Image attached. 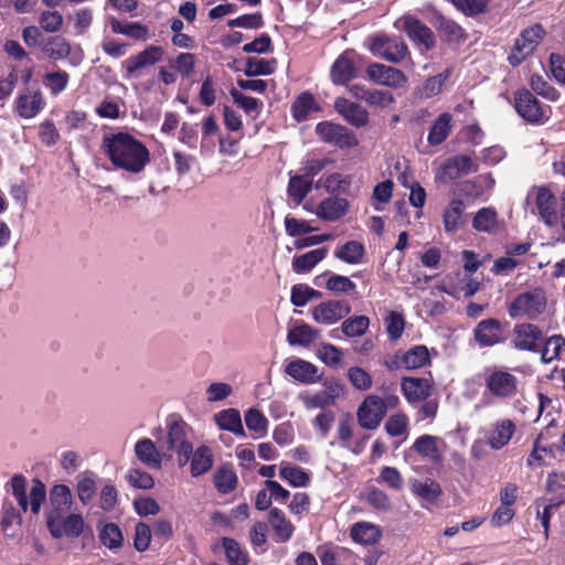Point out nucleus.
<instances>
[{
  "label": "nucleus",
  "instance_id": "nucleus-1",
  "mask_svg": "<svg viewBox=\"0 0 565 565\" xmlns=\"http://www.w3.org/2000/svg\"><path fill=\"white\" fill-rule=\"evenodd\" d=\"M102 150L114 168L138 174L150 162L147 146L128 131L105 135Z\"/></svg>",
  "mask_w": 565,
  "mask_h": 565
},
{
  "label": "nucleus",
  "instance_id": "nucleus-2",
  "mask_svg": "<svg viewBox=\"0 0 565 565\" xmlns=\"http://www.w3.org/2000/svg\"><path fill=\"white\" fill-rule=\"evenodd\" d=\"M547 299L545 290L541 287L530 291L520 292L508 305L507 310L511 319L526 318L535 320L546 310Z\"/></svg>",
  "mask_w": 565,
  "mask_h": 565
},
{
  "label": "nucleus",
  "instance_id": "nucleus-3",
  "mask_svg": "<svg viewBox=\"0 0 565 565\" xmlns=\"http://www.w3.org/2000/svg\"><path fill=\"white\" fill-rule=\"evenodd\" d=\"M548 342L554 338H546L542 328L532 322L515 323L512 329L511 347L516 351L537 353Z\"/></svg>",
  "mask_w": 565,
  "mask_h": 565
},
{
  "label": "nucleus",
  "instance_id": "nucleus-4",
  "mask_svg": "<svg viewBox=\"0 0 565 565\" xmlns=\"http://www.w3.org/2000/svg\"><path fill=\"white\" fill-rule=\"evenodd\" d=\"M516 114L531 125H542L548 120L551 107L543 105L529 89L522 88L514 93Z\"/></svg>",
  "mask_w": 565,
  "mask_h": 565
},
{
  "label": "nucleus",
  "instance_id": "nucleus-5",
  "mask_svg": "<svg viewBox=\"0 0 565 565\" xmlns=\"http://www.w3.org/2000/svg\"><path fill=\"white\" fill-rule=\"evenodd\" d=\"M484 395L489 394L495 399L508 401L519 391V380L505 370L493 369L484 375Z\"/></svg>",
  "mask_w": 565,
  "mask_h": 565
},
{
  "label": "nucleus",
  "instance_id": "nucleus-6",
  "mask_svg": "<svg viewBox=\"0 0 565 565\" xmlns=\"http://www.w3.org/2000/svg\"><path fill=\"white\" fill-rule=\"evenodd\" d=\"M189 425L181 418H171L168 423V449L178 455V463L184 467L192 455V443L188 438Z\"/></svg>",
  "mask_w": 565,
  "mask_h": 565
},
{
  "label": "nucleus",
  "instance_id": "nucleus-7",
  "mask_svg": "<svg viewBox=\"0 0 565 565\" xmlns=\"http://www.w3.org/2000/svg\"><path fill=\"white\" fill-rule=\"evenodd\" d=\"M374 56L391 63H401L408 54V46L402 38L395 35H375L369 46Z\"/></svg>",
  "mask_w": 565,
  "mask_h": 565
},
{
  "label": "nucleus",
  "instance_id": "nucleus-8",
  "mask_svg": "<svg viewBox=\"0 0 565 565\" xmlns=\"http://www.w3.org/2000/svg\"><path fill=\"white\" fill-rule=\"evenodd\" d=\"M394 25L405 32L414 44L423 46L425 51L435 49L436 38L434 32L417 17L405 14L401 17Z\"/></svg>",
  "mask_w": 565,
  "mask_h": 565
},
{
  "label": "nucleus",
  "instance_id": "nucleus-9",
  "mask_svg": "<svg viewBox=\"0 0 565 565\" xmlns=\"http://www.w3.org/2000/svg\"><path fill=\"white\" fill-rule=\"evenodd\" d=\"M544 34L545 30L539 23L523 30L508 56L509 63L512 66H518L525 61L535 51Z\"/></svg>",
  "mask_w": 565,
  "mask_h": 565
},
{
  "label": "nucleus",
  "instance_id": "nucleus-10",
  "mask_svg": "<svg viewBox=\"0 0 565 565\" xmlns=\"http://www.w3.org/2000/svg\"><path fill=\"white\" fill-rule=\"evenodd\" d=\"M316 134L320 140L339 149H351L359 145V140L351 129L332 121L318 122Z\"/></svg>",
  "mask_w": 565,
  "mask_h": 565
},
{
  "label": "nucleus",
  "instance_id": "nucleus-11",
  "mask_svg": "<svg viewBox=\"0 0 565 565\" xmlns=\"http://www.w3.org/2000/svg\"><path fill=\"white\" fill-rule=\"evenodd\" d=\"M360 55L352 49L343 51L330 67V79L337 86H348L359 76L358 61Z\"/></svg>",
  "mask_w": 565,
  "mask_h": 565
},
{
  "label": "nucleus",
  "instance_id": "nucleus-12",
  "mask_svg": "<svg viewBox=\"0 0 565 565\" xmlns=\"http://www.w3.org/2000/svg\"><path fill=\"white\" fill-rule=\"evenodd\" d=\"M562 207L561 214L556 212V198L552 191L545 186L539 189L536 194V207L543 222L552 227L561 221L562 227L565 231V190L561 194Z\"/></svg>",
  "mask_w": 565,
  "mask_h": 565
},
{
  "label": "nucleus",
  "instance_id": "nucleus-13",
  "mask_svg": "<svg viewBox=\"0 0 565 565\" xmlns=\"http://www.w3.org/2000/svg\"><path fill=\"white\" fill-rule=\"evenodd\" d=\"M387 412V404L377 395H369L358 408L359 425L369 430L376 429Z\"/></svg>",
  "mask_w": 565,
  "mask_h": 565
},
{
  "label": "nucleus",
  "instance_id": "nucleus-14",
  "mask_svg": "<svg viewBox=\"0 0 565 565\" xmlns=\"http://www.w3.org/2000/svg\"><path fill=\"white\" fill-rule=\"evenodd\" d=\"M473 339L480 348H491L504 343L508 337L504 326L499 319L487 318L475 327Z\"/></svg>",
  "mask_w": 565,
  "mask_h": 565
},
{
  "label": "nucleus",
  "instance_id": "nucleus-15",
  "mask_svg": "<svg viewBox=\"0 0 565 565\" xmlns=\"http://www.w3.org/2000/svg\"><path fill=\"white\" fill-rule=\"evenodd\" d=\"M45 105L41 89L28 86L19 92L14 102V110L21 118L32 119L44 109Z\"/></svg>",
  "mask_w": 565,
  "mask_h": 565
},
{
  "label": "nucleus",
  "instance_id": "nucleus-16",
  "mask_svg": "<svg viewBox=\"0 0 565 565\" xmlns=\"http://www.w3.org/2000/svg\"><path fill=\"white\" fill-rule=\"evenodd\" d=\"M47 527L53 537H78L83 533L84 520L79 514H68L63 518V514H49Z\"/></svg>",
  "mask_w": 565,
  "mask_h": 565
},
{
  "label": "nucleus",
  "instance_id": "nucleus-17",
  "mask_svg": "<svg viewBox=\"0 0 565 565\" xmlns=\"http://www.w3.org/2000/svg\"><path fill=\"white\" fill-rule=\"evenodd\" d=\"M366 75L373 83L392 88L403 87L407 83L403 71L381 63H371L366 67Z\"/></svg>",
  "mask_w": 565,
  "mask_h": 565
},
{
  "label": "nucleus",
  "instance_id": "nucleus-18",
  "mask_svg": "<svg viewBox=\"0 0 565 565\" xmlns=\"http://www.w3.org/2000/svg\"><path fill=\"white\" fill-rule=\"evenodd\" d=\"M164 51L161 46L149 45L143 51L132 55L122 62L126 78L135 76L139 71L152 66L161 61Z\"/></svg>",
  "mask_w": 565,
  "mask_h": 565
},
{
  "label": "nucleus",
  "instance_id": "nucleus-19",
  "mask_svg": "<svg viewBox=\"0 0 565 565\" xmlns=\"http://www.w3.org/2000/svg\"><path fill=\"white\" fill-rule=\"evenodd\" d=\"M351 312V306L345 300H328L312 309V318L321 324H333Z\"/></svg>",
  "mask_w": 565,
  "mask_h": 565
},
{
  "label": "nucleus",
  "instance_id": "nucleus-20",
  "mask_svg": "<svg viewBox=\"0 0 565 565\" xmlns=\"http://www.w3.org/2000/svg\"><path fill=\"white\" fill-rule=\"evenodd\" d=\"M433 383L426 377L403 376L401 391L411 404L424 402L431 395Z\"/></svg>",
  "mask_w": 565,
  "mask_h": 565
},
{
  "label": "nucleus",
  "instance_id": "nucleus-21",
  "mask_svg": "<svg viewBox=\"0 0 565 565\" xmlns=\"http://www.w3.org/2000/svg\"><path fill=\"white\" fill-rule=\"evenodd\" d=\"M334 109L353 127L361 128L369 122L367 110L360 104L351 102L345 97L335 98Z\"/></svg>",
  "mask_w": 565,
  "mask_h": 565
},
{
  "label": "nucleus",
  "instance_id": "nucleus-22",
  "mask_svg": "<svg viewBox=\"0 0 565 565\" xmlns=\"http://www.w3.org/2000/svg\"><path fill=\"white\" fill-rule=\"evenodd\" d=\"M285 373L303 384L317 383L322 376L315 364L302 359L290 361L285 367Z\"/></svg>",
  "mask_w": 565,
  "mask_h": 565
},
{
  "label": "nucleus",
  "instance_id": "nucleus-23",
  "mask_svg": "<svg viewBox=\"0 0 565 565\" xmlns=\"http://www.w3.org/2000/svg\"><path fill=\"white\" fill-rule=\"evenodd\" d=\"M435 28L438 31L443 41L448 44H461L468 38L465 29L456 21L438 14L435 18Z\"/></svg>",
  "mask_w": 565,
  "mask_h": 565
},
{
  "label": "nucleus",
  "instance_id": "nucleus-24",
  "mask_svg": "<svg viewBox=\"0 0 565 565\" xmlns=\"http://www.w3.org/2000/svg\"><path fill=\"white\" fill-rule=\"evenodd\" d=\"M349 201L340 196H329L322 200L317 207V216L324 221H338L347 214Z\"/></svg>",
  "mask_w": 565,
  "mask_h": 565
},
{
  "label": "nucleus",
  "instance_id": "nucleus-25",
  "mask_svg": "<svg viewBox=\"0 0 565 565\" xmlns=\"http://www.w3.org/2000/svg\"><path fill=\"white\" fill-rule=\"evenodd\" d=\"M515 433V424L511 419L498 420L488 433L487 443L494 449H502Z\"/></svg>",
  "mask_w": 565,
  "mask_h": 565
},
{
  "label": "nucleus",
  "instance_id": "nucleus-26",
  "mask_svg": "<svg viewBox=\"0 0 565 565\" xmlns=\"http://www.w3.org/2000/svg\"><path fill=\"white\" fill-rule=\"evenodd\" d=\"M268 522L275 533L276 542L286 543L292 537L295 525L278 508L269 510Z\"/></svg>",
  "mask_w": 565,
  "mask_h": 565
},
{
  "label": "nucleus",
  "instance_id": "nucleus-27",
  "mask_svg": "<svg viewBox=\"0 0 565 565\" xmlns=\"http://www.w3.org/2000/svg\"><path fill=\"white\" fill-rule=\"evenodd\" d=\"M321 334V331L312 326L300 321L290 328L287 333V342L295 347H310Z\"/></svg>",
  "mask_w": 565,
  "mask_h": 565
},
{
  "label": "nucleus",
  "instance_id": "nucleus-28",
  "mask_svg": "<svg viewBox=\"0 0 565 565\" xmlns=\"http://www.w3.org/2000/svg\"><path fill=\"white\" fill-rule=\"evenodd\" d=\"M455 127L454 117L450 113H441L433 122L427 141L429 146H439L443 143Z\"/></svg>",
  "mask_w": 565,
  "mask_h": 565
},
{
  "label": "nucleus",
  "instance_id": "nucleus-29",
  "mask_svg": "<svg viewBox=\"0 0 565 565\" xmlns=\"http://www.w3.org/2000/svg\"><path fill=\"white\" fill-rule=\"evenodd\" d=\"M320 110L321 107L316 102L313 94L308 90L300 93L295 98L290 107L291 116L298 122L307 120L311 113Z\"/></svg>",
  "mask_w": 565,
  "mask_h": 565
},
{
  "label": "nucleus",
  "instance_id": "nucleus-30",
  "mask_svg": "<svg viewBox=\"0 0 565 565\" xmlns=\"http://www.w3.org/2000/svg\"><path fill=\"white\" fill-rule=\"evenodd\" d=\"M213 454L209 446L201 445L196 450L192 449L189 460L191 476L196 478L206 473L213 467Z\"/></svg>",
  "mask_w": 565,
  "mask_h": 565
},
{
  "label": "nucleus",
  "instance_id": "nucleus-31",
  "mask_svg": "<svg viewBox=\"0 0 565 565\" xmlns=\"http://www.w3.org/2000/svg\"><path fill=\"white\" fill-rule=\"evenodd\" d=\"M111 32L131 38L135 41H147L149 39V28L140 22L121 23L114 17L109 18Z\"/></svg>",
  "mask_w": 565,
  "mask_h": 565
},
{
  "label": "nucleus",
  "instance_id": "nucleus-32",
  "mask_svg": "<svg viewBox=\"0 0 565 565\" xmlns=\"http://www.w3.org/2000/svg\"><path fill=\"white\" fill-rule=\"evenodd\" d=\"M213 483L222 494L231 493L236 489L238 479L232 463H223L215 470Z\"/></svg>",
  "mask_w": 565,
  "mask_h": 565
},
{
  "label": "nucleus",
  "instance_id": "nucleus-33",
  "mask_svg": "<svg viewBox=\"0 0 565 565\" xmlns=\"http://www.w3.org/2000/svg\"><path fill=\"white\" fill-rule=\"evenodd\" d=\"M136 457L147 467L152 469L161 468V455L154 443L149 438H142L135 445Z\"/></svg>",
  "mask_w": 565,
  "mask_h": 565
},
{
  "label": "nucleus",
  "instance_id": "nucleus-34",
  "mask_svg": "<svg viewBox=\"0 0 565 565\" xmlns=\"http://www.w3.org/2000/svg\"><path fill=\"white\" fill-rule=\"evenodd\" d=\"M472 161L469 156L457 154L449 158L443 166L444 177L450 181L460 179L469 173Z\"/></svg>",
  "mask_w": 565,
  "mask_h": 565
},
{
  "label": "nucleus",
  "instance_id": "nucleus-35",
  "mask_svg": "<svg viewBox=\"0 0 565 565\" xmlns=\"http://www.w3.org/2000/svg\"><path fill=\"white\" fill-rule=\"evenodd\" d=\"M328 254L327 247L312 249L302 255L294 256L292 258V270L297 274L309 273L316 267Z\"/></svg>",
  "mask_w": 565,
  "mask_h": 565
},
{
  "label": "nucleus",
  "instance_id": "nucleus-36",
  "mask_svg": "<svg viewBox=\"0 0 565 565\" xmlns=\"http://www.w3.org/2000/svg\"><path fill=\"white\" fill-rule=\"evenodd\" d=\"M350 535L356 543L373 545L381 539L382 533L377 525L367 522H358L352 525Z\"/></svg>",
  "mask_w": 565,
  "mask_h": 565
},
{
  "label": "nucleus",
  "instance_id": "nucleus-37",
  "mask_svg": "<svg viewBox=\"0 0 565 565\" xmlns=\"http://www.w3.org/2000/svg\"><path fill=\"white\" fill-rule=\"evenodd\" d=\"M50 504L52 511L50 514H63L72 505V492L66 484H55L50 490Z\"/></svg>",
  "mask_w": 565,
  "mask_h": 565
},
{
  "label": "nucleus",
  "instance_id": "nucleus-38",
  "mask_svg": "<svg viewBox=\"0 0 565 565\" xmlns=\"http://www.w3.org/2000/svg\"><path fill=\"white\" fill-rule=\"evenodd\" d=\"M312 180H309L302 174L290 175L287 186V194L296 205H299L312 191Z\"/></svg>",
  "mask_w": 565,
  "mask_h": 565
},
{
  "label": "nucleus",
  "instance_id": "nucleus-39",
  "mask_svg": "<svg viewBox=\"0 0 565 565\" xmlns=\"http://www.w3.org/2000/svg\"><path fill=\"white\" fill-rule=\"evenodd\" d=\"M215 422L220 429L245 436L241 414L237 409L228 408L215 414Z\"/></svg>",
  "mask_w": 565,
  "mask_h": 565
},
{
  "label": "nucleus",
  "instance_id": "nucleus-40",
  "mask_svg": "<svg viewBox=\"0 0 565 565\" xmlns=\"http://www.w3.org/2000/svg\"><path fill=\"white\" fill-rule=\"evenodd\" d=\"M41 51L44 55L54 61L66 58L71 53V45L66 39L55 35L50 36L41 43Z\"/></svg>",
  "mask_w": 565,
  "mask_h": 565
},
{
  "label": "nucleus",
  "instance_id": "nucleus-41",
  "mask_svg": "<svg viewBox=\"0 0 565 565\" xmlns=\"http://www.w3.org/2000/svg\"><path fill=\"white\" fill-rule=\"evenodd\" d=\"M404 370L412 371L430 364V355L426 345L417 344L403 351Z\"/></svg>",
  "mask_w": 565,
  "mask_h": 565
},
{
  "label": "nucleus",
  "instance_id": "nucleus-42",
  "mask_svg": "<svg viewBox=\"0 0 565 565\" xmlns=\"http://www.w3.org/2000/svg\"><path fill=\"white\" fill-rule=\"evenodd\" d=\"M462 213L463 202L461 200H452L443 213V222L446 232H456L462 226L465 222Z\"/></svg>",
  "mask_w": 565,
  "mask_h": 565
},
{
  "label": "nucleus",
  "instance_id": "nucleus-43",
  "mask_svg": "<svg viewBox=\"0 0 565 565\" xmlns=\"http://www.w3.org/2000/svg\"><path fill=\"white\" fill-rule=\"evenodd\" d=\"M412 448L423 458L429 459L433 462L441 460V454L437 446V437L431 435H422L413 444Z\"/></svg>",
  "mask_w": 565,
  "mask_h": 565
},
{
  "label": "nucleus",
  "instance_id": "nucleus-44",
  "mask_svg": "<svg viewBox=\"0 0 565 565\" xmlns=\"http://www.w3.org/2000/svg\"><path fill=\"white\" fill-rule=\"evenodd\" d=\"M477 232L492 233L498 228V213L493 207H481L472 218Z\"/></svg>",
  "mask_w": 565,
  "mask_h": 565
},
{
  "label": "nucleus",
  "instance_id": "nucleus-45",
  "mask_svg": "<svg viewBox=\"0 0 565 565\" xmlns=\"http://www.w3.org/2000/svg\"><path fill=\"white\" fill-rule=\"evenodd\" d=\"M230 94L236 106L242 108L246 115L252 116L254 119L260 115L264 107V104L260 99L247 96L236 88H232Z\"/></svg>",
  "mask_w": 565,
  "mask_h": 565
},
{
  "label": "nucleus",
  "instance_id": "nucleus-46",
  "mask_svg": "<svg viewBox=\"0 0 565 565\" xmlns=\"http://www.w3.org/2000/svg\"><path fill=\"white\" fill-rule=\"evenodd\" d=\"M364 254V246L358 241H349L334 252L337 258L351 265L361 263Z\"/></svg>",
  "mask_w": 565,
  "mask_h": 565
},
{
  "label": "nucleus",
  "instance_id": "nucleus-47",
  "mask_svg": "<svg viewBox=\"0 0 565 565\" xmlns=\"http://www.w3.org/2000/svg\"><path fill=\"white\" fill-rule=\"evenodd\" d=\"M222 546L224 547L226 561L230 565H248V554L241 547L236 540L223 537Z\"/></svg>",
  "mask_w": 565,
  "mask_h": 565
},
{
  "label": "nucleus",
  "instance_id": "nucleus-48",
  "mask_svg": "<svg viewBox=\"0 0 565 565\" xmlns=\"http://www.w3.org/2000/svg\"><path fill=\"white\" fill-rule=\"evenodd\" d=\"M279 476L282 480L287 481L291 487H306L310 481V476L300 467L290 466L282 462L280 466Z\"/></svg>",
  "mask_w": 565,
  "mask_h": 565
},
{
  "label": "nucleus",
  "instance_id": "nucleus-49",
  "mask_svg": "<svg viewBox=\"0 0 565 565\" xmlns=\"http://www.w3.org/2000/svg\"><path fill=\"white\" fill-rule=\"evenodd\" d=\"M412 491L428 502H435L443 493L439 483L428 478L425 481L415 480L412 483Z\"/></svg>",
  "mask_w": 565,
  "mask_h": 565
},
{
  "label": "nucleus",
  "instance_id": "nucleus-50",
  "mask_svg": "<svg viewBox=\"0 0 565 565\" xmlns=\"http://www.w3.org/2000/svg\"><path fill=\"white\" fill-rule=\"evenodd\" d=\"M100 543L109 550H117L124 543L120 527L113 522L106 523L99 531Z\"/></svg>",
  "mask_w": 565,
  "mask_h": 565
},
{
  "label": "nucleus",
  "instance_id": "nucleus-51",
  "mask_svg": "<svg viewBox=\"0 0 565 565\" xmlns=\"http://www.w3.org/2000/svg\"><path fill=\"white\" fill-rule=\"evenodd\" d=\"M451 74L450 68H446L444 72L428 77L419 88V95L423 98H431L436 95H438L447 79L449 78Z\"/></svg>",
  "mask_w": 565,
  "mask_h": 565
},
{
  "label": "nucleus",
  "instance_id": "nucleus-52",
  "mask_svg": "<svg viewBox=\"0 0 565 565\" xmlns=\"http://www.w3.org/2000/svg\"><path fill=\"white\" fill-rule=\"evenodd\" d=\"M97 490L95 475L90 471H85L78 476L77 494L83 504H88Z\"/></svg>",
  "mask_w": 565,
  "mask_h": 565
},
{
  "label": "nucleus",
  "instance_id": "nucleus-53",
  "mask_svg": "<svg viewBox=\"0 0 565 565\" xmlns=\"http://www.w3.org/2000/svg\"><path fill=\"white\" fill-rule=\"evenodd\" d=\"M196 55L189 52L179 53L174 60L170 62V67L184 78H189L195 70Z\"/></svg>",
  "mask_w": 565,
  "mask_h": 565
},
{
  "label": "nucleus",
  "instance_id": "nucleus-54",
  "mask_svg": "<svg viewBox=\"0 0 565 565\" xmlns=\"http://www.w3.org/2000/svg\"><path fill=\"white\" fill-rule=\"evenodd\" d=\"M275 60L268 61L265 58L248 57L246 60L244 73L248 77L266 76L275 72Z\"/></svg>",
  "mask_w": 565,
  "mask_h": 565
},
{
  "label": "nucleus",
  "instance_id": "nucleus-55",
  "mask_svg": "<svg viewBox=\"0 0 565 565\" xmlns=\"http://www.w3.org/2000/svg\"><path fill=\"white\" fill-rule=\"evenodd\" d=\"M370 327V319L366 316H354L345 319L341 324L342 332L348 338L363 335Z\"/></svg>",
  "mask_w": 565,
  "mask_h": 565
},
{
  "label": "nucleus",
  "instance_id": "nucleus-56",
  "mask_svg": "<svg viewBox=\"0 0 565 565\" xmlns=\"http://www.w3.org/2000/svg\"><path fill=\"white\" fill-rule=\"evenodd\" d=\"M70 82V74L66 71L57 70L44 75V85L53 96H57L66 89Z\"/></svg>",
  "mask_w": 565,
  "mask_h": 565
},
{
  "label": "nucleus",
  "instance_id": "nucleus-57",
  "mask_svg": "<svg viewBox=\"0 0 565 565\" xmlns=\"http://www.w3.org/2000/svg\"><path fill=\"white\" fill-rule=\"evenodd\" d=\"M317 356L328 366L338 367L343 360V352L331 343H320L317 349Z\"/></svg>",
  "mask_w": 565,
  "mask_h": 565
},
{
  "label": "nucleus",
  "instance_id": "nucleus-58",
  "mask_svg": "<svg viewBox=\"0 0 565 565\" xmlns=\"http://www.w3.org/2000/svg\"><path fill=\"white\" fill-rule=\"evenodd\" d=\"M245 423L249 430L264 436L267 431L268 420L264 414L257 408H249L245 413Z\"/></svg>",
  "mask_w": 565,
  "mask_h": 565
},
{
  "label": "nucleus",
  "instance_id": "nucleus-59",
  "mask_svg": "<svg viewBox=\"0 0 565 565\" xmlns=\"http://www.w3.org/2000/svg\"><path fill=\"white\" fill-rule=\"evenodd\" d=\"M230 28H243L257 30L264 26V18L262 12L248 13L239 15L227 21Z\"/></svg>",
  "mask_w": 565,
  "mask_h": 565
},
{
  "label": "nucleus",
  "instance_id": "nucleus-60",
  "mask_svg": "<svg viewBox=\"0 0 565 565\" xmlns=\"http://www.w3.org/2000/svg\"><path fill=\"white\" fill-rule=\"evenodd\" d=\"M11 489L19 507L23 512L28 511L29 500L26 495V478L23 475H14L11 478Z\"/></svg>",
  "mask_w": 565,
  "mask_h": 565
},
{
  "label": "nucleus",
  "instance_id": "nucleus-61",
  "mask_svg": "<svg viewBox=\"0 0 565 565\" xmlns=\"http://www.w3.org/2000/svg\"><path fill=\"white\" fill-rule=\"evenodd\" d=\"M348 379L355 390L367 391L372 387L371 374L360 366L350 367Z\"/></svg>",
  "mask_w": 565,
  "mask_h": 565
},
{
  "label": "nucleus",
  "instance_id": "nucleus-62",
  "mask_svg": "<svg viewBox=\"0 0 565 565\" xmlns=\"http://www.w3.org/2000/svg\"><path fill=\"white\" fill-rule=\"evenodd\" d=\"M531 88L539 95L543 96L548 100H556L559 97V93L554 88L542 75L534 74L530 79Z\"/></svg>",
  "mask_w": 565,
  "mask_h": 565
},
{
  "label": "nucleus",
  "instance_id": "nucleus-63",
  "mask_svg": "<svg viewBox=\"0 0 565 565\" xmlns=\"http://www.w3.org/2000/svg\"><path fill=\"white\" fill-rule=\"evenodd\" d=\"M326 288L334 294H349L355 290L356 285L347 276L333 274L328 278Z\"/></svg>",
  "mask_w": 565,
  "mask_h": 565
},
{
  "label": "nucleus",
  "instance_id": "nucleus-64",
  "mask_svg": "<svg viewBox=\"0 0 565 565\" xmlns=\"http://www.w3.org/2000/svg\"><path fill=\"white\" fill-rule=\"evenodd\" d=\"M386 332L392 341L398 340L405 328V319L402 313L391 311L385 319Z\"/></svg>",
  "mask_w": 565,
  "mask_h": 565
}]
</instances>
